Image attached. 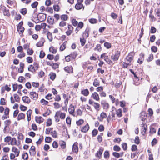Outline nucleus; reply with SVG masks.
I'll list each match as a JSON object with an SVG mask.
<instances>
[{
	"mask_svg": "<svg viewBox=\"0 0 160 160\" xmlns=\"http://www.w3.org/2000/svg\"><path fill=\"white\" fill-rule=\"evenodd\" d=\"M120 52L119 51H115L114 53L111 56V58L113 61L118 60L120 55Z\"/></svg>",
	"mask_w": 160,
	"mask_h": 160,
	"instance_id": "f257e3e1",
	"label": "nucleus"
},
{
	"mask_svg": "<svg viewBox=\"0 0 160 160\" xmlns=\"http://www.w3.org/2000/svg\"><path fill=\"white\" fill-rule=\"evenodd\" d=\"M11 121L10 120H7L4 122V128L3 131L4 132L9 131V126L11 124Z\"/></svg>",
	"mask_w": 160,
	"mask_h": 160,
	"instance_id": "f03ea898",
	"label": "nucleus"
},
{
	"mask_svg": "<svg viewBox=\"0 0 160 160\" xmlns=\"http://www.w3.org/2000/svg\"><path fill=\"white\" fill-rule=\"evenodd\" d=\"M147 113L145 112H142L140 114V119L142 122H145L144 121L147 119Z\"/></svg>",
	"mask_w": 160,
	"mask_h": 160,
	"instance_id": "7ed1b4c3",
	"label": "nucleus"
},
{
	"mask_svg": "<svg viewBox=\"0 0 160 160\" xmlns=\"http://www.w3.org/2000/svg\"><path fill=\"white\" fill-rule=\"evenodd\" d=\"M101 104L102 106L104 109L107 110L109 108V104L104 100H102L101 102Z\"/></svg>",
	"mask_w": 160,
	"mask_h": 160,
	"instance_id": "20e7f679",
	"label": "nucleus"
},
{
	"mask_svg": "<svg viewBox=\"0 0 160 160\" xmlns=\"http://www.w3.org/2000/svg\"><path fill=\"white\" fill-rule=\"evenodd\" d=\"M30 98L34 100H36L38 98V95L35 92H31L30 93Z\"/></svg>",
	"mask_w": 160,
	"mask_h": 160,
	"instance_id": "39448f33",
	"label": "nucleus"
},
{
	"mask_svg": "<svg viewBox=\"0 0 160 160\" xmlns=\"http://www.w3.org/2000/svg\"><path fill=\"white\" fill-rule=\"evenodd\" d=\"M133 59V56L129 53L128 55L126 58L125 61L126 62L131 63V62Z\"/></svg>",
	"mask_w": 160,
	"mask_h": 160,
	"instance_id": "423d86ee",
	"label": "nucleus"
},
{
	"mask_svg": "<svg viewBox=\"0 0 160 160\" xmlns=\"http://www.w3.org/2000/svg\"><path fill=\"white\" fill-rule=\"evenodd\" d=\"M2 8L3 10V12L4 15V16H10V14L9 12V10L7 9L4 6L2 7Z\"/></svg>",
	"mask_w": 160,
	"mask_h": 160,
	"instance_id": "0eeeda50",
	"label": "nucleus"
},
{
	"mask_svg": "<svg viewBox=\"0 0 160 160\" xmlns=\"http://www.w3.org/2000/svg\"><path fill=\"white\" fill-rule=\"evenodd\" d=\"M103 150V149L101 148L99 149V151H98L96 153L95 156L96 157H97L100 159L101 158V155L102 153V152Z\"/></svg>",
	"mask_w": 160,
	"mask_h": 160,
	"instance_id": "6e6552de",
	"label": "nucleus"
},
{
	"mask_svg": "<svg viewBox=\"0 0 160 160\" xmlns=\"http://www.w3.org/2000/svg\"><path fill=\"white\" fill-rule=\"evenodd\" d=\"M75 109L73 106L72 104H71L70 105V108H68V112L69 113L73 115L74 116V115H73V113L74 112Z\"/></svg>",
	"mask_w": 160,
	"mask_h": 160,
	"instance_id": "1a4fd4ad",
	"label": "nucleus"
},
{
	"mask_svg": "<svg viewBox=\"0 0 160 160\" xmlns=\"http://www.w3.org/2000/svg\"><path fill=\"white\" fill-rule=\"evenodd\" d=\"M64 70L68 73H71L73 72V68L72 66H67L66 67L64 68Z\"/></svg>",
	"mask_w": 160,
	"mask_h": 160,
	"instance_id": "9d476101",
	"label": "nucleus"
},
{
	"mask_svg": "<svg viewBox=\"0 0 160 160\" xmlns=\"http://www.w3.org/2000/svg\"><path fill=\"white\" fill-rule=\"evenodd\" d=\"M44 119L43 118L41 117L36 116L35 117V121L37 122L40 124V123L44 121Z\"/></svg>",
	"mask_w": 160,
	"mask_h": 160,
	"instance_id": "9b49d317",
	"label": "nucleus"
},
{
	"mask_svg": "<svg viewBox=\"0 0 160 160\" xmlns=\"http://www.w3.org/2000/svg\"><path fill=\"white\" fill-rule=\"evenodd\" d=\"M75 8L77 10H80L82 8L83 10L84 8V6H83L82 4L77 3L75 5Z\"/></svg>",
	"mask_w": 160,
	"mask_h": 160,
	"instance_id": "f8f14e48",
	"label": "nucleus"
},
{
	"mask_svg": "<svg viewBox=\"0 0 160 160\" xmlns=\"http://www.w3.org/2000/svg\"><path fill=\"white\" fill-rule=\"evenodd\" d=\"M89 127L88 123L86 124L84 126L82 127L81 129V131L83 132H86L89 130Z\"/></svg>",
	"mask_w": 160,
	"mask_h": 160,
	"instance_id": "ddd939ff",
	"label": "nucleus"
},
{
	"mask_svg": "<svg viewBox=\"0 0 160 160\" xmlns=\"http://www.w3.org/2000/svg\"><path fill=\"white\" fill-rule=\"evenodd\" d=\"M91 97L97 101H99V95L96 92H94L93 93Z\"/></svg>",
	"mask_w": 160,
	"mask_h": 160,
	"instance_id": "4468645a",
	"label": "nucleus"
},
{
	"mask_svg": "<svg viewBox=\"0 0 160 160\" xmlns=\"http://www.w3.org/2000/svg\"><path fill=\"white\" fill-rule=\"evenodd\" d=\"M141 126L143 128V130H142V132H144V133H143V134H145L147 130V126L146 123L144 122H142V123L141 124Z\"/></svg>",
	"mask_w": 160,
	"mask_h": 160,
	"instance_id": "2eb2a0df",
	"label": "nucleus"
},
{
	"mask_svg": "<svg viewBox=\"0 0 160 160\" xmlns=\"http://www.w3.org/2000/svg\"><path fill=\"white\" fill-rule=\"evenodd\" d=\"M22 100L25 103L29 104L31 100L29 98L28 96H24L22 98Z\"/></svg>",
	"mask_w": 160,
	"mask_h": 160,
	"instance_id": "dca6fc26",
	"label": "nucleus"
},
{
	"mask_svg": "<svg viewBox=\"0 0 160 160\" xmlns=\"http://www.w3.org/2000/svg\"><path fill=\"white\" fill-rule=\"evenodd\" d=\"M25 117V114H23V113L21 112L18 115L17 119L18 121H19L20 120L24 119Z\"/></svg>",
	"mask_w": 160,
	"mask_h": 160,
	"instance_id": "f3484780",
	"label": "nucleus"
},
{
	"mask_svg": "<svg viewBox=\"0 0 160 160\" xmlns=\"http://www.w3.org/2000/svg\"><path fill=\"white\" fill-rule=\"evenodd\" d=\"M32 111L31 109L28 110L27 112V115L28 117V121H30L31 119V115Z\"/></svg>",
	"mask_w": 160,
	"mask_h": 160,
	"instance_id": "a211bd4d",
	"label": "nucleus"
},
{
	"mask_svg": "<svg viewBox=\"0 0 160 160\" xmlns=\"http://www.w3.org/2000/svg\"><path fill=\"white\" fill-rule=\"evenodd\" d=\"M104 59V60L109 64L111 65L112 64V61L110 60V58H109L108 56H107L105 57V58Z\"/></svg>",
	"mask_w": 160,
	"mask_h": 160,
	"instance_id": "6ab92c4d",
	"label": "nucleus"
},
{
	"mask_svg": "<svg viewBox=\"0 0 160 160\" xmlns=\"http://www.w3.org/2000/svg\"><path fill=\"white\" fill-rule=\"evenodd\" d=\"M77 142L75 143L73 145L72 150L75 152H77L78 151V148L77 145Z\"/></svg>",
	"mask_w": 160,
	"mask_h": 160,
	"instance_id": "aec40b11",
	"label": "nucleus"
},
{
	"mask_svg": "<svg viewBox=\"0 0 160 160\" xmlns=\"http://www.w3.org/2000/svg\"><path fill=\"white\" fill-rule=\"evenodd\" d=\"M81 93L85 96H88L89 94V92L87 89L83 90L81 91Z\"/></svg>",
	"mask_w": 160,
	"mask_h": 160,
	"instance_id": "412c9836",
	"label": "nucleus"
},
{
	"mask_svg": "<svg viewBox=\"0 0 160 160\" xmlns=\"http://www.w3.org/2000/svg\"><path fill=\"white\" fill-rule=\"evenodd\" d=\"M47 21L50 24L52 25L54 23V20L52 17L49 16L47 20Z\"/></svg>",
	"mask_w": 160,
	"mask_h": 160,
	"instance_id": "4be33fe9",
	"label": "nucleus"
},
{
	"mask_svg": "<svg viewBox=\"0 0 160 160\" xmlns=\"http://www.w3.org/2000/svg\"><path fill=\"white\" fill-rule=\"evenodd\" d=\"M93 84L95 87L99 86L100 85V82L96 78L94 80Z\"/></svg>",
	"mask_w": 160,
	"mask_h": 160,
	"instance_id": "5701e85b",
	"label": "nucleus"
},
{
	"mask_svg": "<svg viewBox=\"0 0 160 160\" xmlns=\"http://www.w3.org/2000/svg\"><path fill=\"white\" fill-rule=\"evenodd\" d=\"M93 105L96 110H97L98 111L99 110L100 105L99 103L94 102L93 103Z\"/></svg>",
	"mask_w": 160,
	"mask_h": 160,
	"instance_id": "b1692460",
	"label": "nucleus"
},
{
	"mask_svg": "<svg viewBox=\"0 0 160 160\" xmlns=\"http://www.w3.org/2000/svg\"><path fill=\"white\" fill-rule=\"evenodd\" d=\"M116 114L118 117H121L122 116V111L121 109L116 110Z\"/></svg>",
	"mask_w": 160,
	"mask_h": 160,
	"instance_id": "393cba45",
	"label": "nucleus"
},
{
	"mask_svg": "<svg viewBox=\"0 0 160 160\" xmlns=\"http://www.w3.org/2000/svg\"><path fill=\"white\" fill-rule=\"evenodd\" d=\"M17 29L18 32H20L19 33H23L24 30V28L22 26H18Z\"/></svg>",
	"mask_w": 160,
	"mask_h": 160,
	"instance_id": "a878e982",
	"label": "nucleus"
},
{
	"mask_svg": "<svg viewBox=\"0 0 160 160\" xmlns=\"http://www.w3.org/2000/svg\"><path fill=\"white\" fill-rule=\"evenodd\" d=\"M77 55V52H74L69 55V56H70V57L73 59H75Z\"/></svg>",
	"mask_w": 160,
	"mask_h": 160,
	"instance_id": "bb28decb",
	"label": "nucleus"
},
{
	"mask_svg": "<svg viewBox=\"0 0 160 160\" xmlns=\"http://www.w3.org/2000/svg\"><path fill=\"white\" fill-rule=\"evenodd\" d=\"M47 37L50 42H51L52 40V33L49 32H48L47 34Z\"/></svg>",
	"mask_w": 160,
	"mask_h": 160,
	"instance_id": "cd10ccee",
	"label": "nucleus"
},
{
	"mask_svg": "<svg viewBox=\"0 0 160 160\" xmlns=\"http://www.w3.org/2000/svg\"><path fill=\"white\" fill-rule=\"evenodd\" d=\"M10 143L12 145H17V143L16 139L15 138H13L11 139Z\"/></svg>",
	"mask_w": 160,
	"mask_h": 160,
	"instance_id": "c85d7f7f",
	"label": "nucleus"
},
{
	"mask_svg": "<svg viewBox=\"0 0 160 160\" xmlns=\"http://www.w3.org/2000/svg\"><path fill=\"white\" fill-rule=\"evenodd\" d=\"M110 154L108 151H106L104 153V158L105 159L108 158H109Z\"/></svg>",
	"mask_w": 160,
	"mask_h": 160,
	"instance_id": "c756f323",
	"label": "nucleus"
},
{
	"mask_svg": "<svg viewBox=\"0 0 160 160\" xmlns=\"http://www.w3.org/2000/svg\"><path fill=\"white\" fill-rule=\"evenodd\" d=\"M60 144L62 148L64 149L66 148V143L65 142L61 141L60 142Z\"/></svg>",
	"mask_w": 160,
	"mask_h": 160,
	"instance_id": "7c9ffc66",
	"label": "nucleus"
},
{
	"mask_svg": "<svg viewBox=\"0 0 160 160\" xmlns=\"http://www.w3.org/2000/svg\"><path fill=\"white\" fill-rule=\"evenodd\" d=\"M44 40H42V41L39 42L36 44V46L37 47H41L43 45V43H44Z\"/></svg>",
	"mask_w": 160,
	"mask_h": 160,
	"instance_id": "2f4dec72",
	"label": "nucleus"
},
{
	"mask_svg": "<svg viewBox=\"0 0 160 160\" xmlns=\"http://www.w3.org/2000/svg\"><path fill=\"white\" fill-rule=\"evenodd\" d=\"M14 97L15 99V101L17 102H19L20 101V98L17 94H14Z\"/></svg>",
	"mask_w": 160,
	"mask_h": 160,
	"instance_id": "473e14b6",
	"label": "nucleus"
},
{
	"mask_svg": "<svg viewBox=\"0 0 160 160\" xmlns=\"http://www.w3.org/2000/svg\"><path fill=\"white\" fill-rule=\"evenodd\" d=\"M27 10L26 8H24L21 9L20 12L23 15H25L27 13Z\"/></svg>",
	"mask_w": 160,
	"mask_h": 160,
	"instance_id": "72a5a7b5",
	"label": "nucleus"
},
{
	"mask_svg": "<svg viewBox=\"0 0 160 160\" xmlns=\"http://www.w3.org/2000/svg\"><path fill=\"white\" fill-rule=\"evenodd\" d=\"M68 18V16L66 14H63L61 16V18L62 20L63 21H66Z\"/></svg>",
	"mask_w": 160,
	"mask_h": 160,
	"instance_id": "f704fd0d",
	"label": "nucleus"
},
{
	"mask_svg": "<svg viewBox=\"0 0 160 160\" xmlns=\"http://www.w3.org/2000/svg\"><path fill=\"white\" fill-rule=\"evenodd\" d=\"M98 130L97 129H94L92 131V137H95L98 134Z\"/></svg>",
	"mask_w": 160,
	"mask_h": 160,
	"instance_id": "c9c22d12",
	"label": "nucleus"
},
{
	"mask_svg": "<svg viewBox=\"0 0 160 160\" xmlns=\"http://www.w3.org/2000/svg\"><path fill=\"white\" fill-rule=\"evenodd\" d=\"M104 46L107 49H109L111 48V45L110 43L108 42H105L104 43Z\"/></svg>",
	"mask_w": 160,
	"mask_h": 160,
	"instance_id": "e433bc0d",
	"label": "nucleus"
},
{
	"mask_svg": "<svg viewBox=\"0 0 160 160\" xmlns=\"http://www.w3.org/2000/svg\"><path fill=\"white\" fill-rule=\"evenodd\" d=\"M49 50L50 52H51L53 54H55L57 52V50L54 49L53 47H51L49 48Z\"/></svg>",
	"mask_w": 160,
	"mask_h": 160,
	"instance_id": "4c0bfd02",
	"label": "nucleus"
},
{
	"mask_svg": "<svg viewBox=\"0 0 160 160\" xmlns=\"http://www.w3.org/2000/svg\"><path fill=\"white\" fill-rule=\"evenodd\" d=\"M27 52L28 55H31L33 53V51L32 49L28 48L27 49Z\"/></svg>",
	"mask_w": 160,
	"mask_h": 160,
	"instance_id": "58836bf2",
	"label": "nucleus"
},
{
	"mask_svg": "<svg viewBox=\"0 0 160 160\" xmlns=\"http://www.w3.org/2000/svg\"><path fill=\"white\" fill-rule=\"evenodd\" d=\"M52 123V119L49 118L47 119L46 122L47 126H51Z\"/></svg>",
	"mask_w": 160,
	"mask_h": 160,
	"instance_id": "ea45409f",
	"label": "nucleus"
},
{
	"mask_svg": "<svg viewBox=\"0 0 160 160\" xmlns=\"http://www.w3.org/2000/svg\"><path fill=\"white\" fill-rule=\"evenodd\" d=\"M121 150L120 148L118 146L115 145L113 147V150L115 151H119Z\"/></svg>",
	"mask_w": 160,
	"mask_h": 160,
	"instance_id": "a19ab883",
	"label": "nucleus"
},
{
	"mask_svg": "<svg viewBox=\"0 0 160 160\" xmlns=\"http://www.w3.org/2000/svg\"><path fill=\"white\" fill-rule=\"evenodd\" d=\"M22 158L25 160H27L28 159V155L27 153L23 154L22 156Z\"/></svg>",
	"mask_w": 160,
	"mask_h": 160,
	"instance_id": "79ce46f5",
	"label": "nucleus"
},
{
	"mask_svg": "<svg viewBox=\"0 0 160 160\" xmlns=\"http://www.w3.org/2000/svg\"><path fill=\"white\" fill-rule=\"evenodd\" d=\"M27 61L28 62V63H30L32 62L33 61V60L32 57H28L27 58Z\"/></svg>",
	"mask_w": 160,
	"mask_h": 160,
	"instance_id": "37998d69",
	"label": "nucleus"
},
{
	"mask_svg": "<svg viewBox=\"0 0 160 160\" xmlns=\"http://www.w3.org/2000/svg\"><path fill=\"white\" fill-rule=\"evenodd\" d=\"M101 49H102V48L100 44H98L97 45L96 47H95L94 48V50H97L98 51H100L101 50Z\"/></svg>",
	"mask_w": 160,
	"mask_h": 160,
	"instance_id": "c03bdc74",
	"label": "nucleus"
},
{
	"mask_svg": "<svg viewBox=\"0 0 160 160\" xmlns=\"http://www.w3.org/2000/svg\"><path fill=\"white\" fill-rule=\"evenodd\" d=\"M90 28H89L88 27L86 28L85 31L84 32V33L86 37H88L89 34L88 32L90 31Z\"/></svg>",
	"mask_w": 160,
	"mask_h": 160,
	"instance_id": "a18cd8bd",
	"label": "nucleus"
},
{
	"mask_svg": "<svg viewBox=\"0 0 160 160\" xmlns=\"http://www.w3.org/2000/svg\"><path fill=\"white\" fill-rule=\"evenodd\" d=\"M71 119L70 117H68L66 118V123L69 125L71 124Z\"/></svg>",
	"mask_w": 160,
	"mask_h": 160,
	"instance_id": "49530a36",
	"label": "nucleus"
},
{
	"mask_svg": "<svg viewBox=\"0 0 160 160\" xmlns=\"http://www.w3.org/2000/svg\"><path fill=\"white\" fill-rule=\"evenodd\" d=\"M84 122V120L83 119H80L76 122L77 125L78 126L81 125Z\"/></svg>",
	"mask_w": 160,
	"mask_h": 160,
	"instance_id": "de8ad7c7",
	"label": "nucleus"
},
{
	"mask_svg": "<svg viewBox=\"0 0 160 160\" xmlns=\"http://www.w3.org/2000/svg\"><path fill=\"white\" fill-rule=\"evenodd\" d=\"M122 147L124 150L126 151L127 150V145L126 143H123L122 145Z\"/></svg>",
	"mask_w": 160,
	"mask_h": 160,
	"instance_id": "09e8293b",
	"label": "nucleus"
},
{
	"mask_svg": "<svg viewBox=\"0 0 160 160\" xmlns=\"http://www.w3.org/2000/svg\"><path fill=\"white\" fill-rule=\"evenodd\" d=\"M72 23L73 25L74 26H76L78 24V22L75 19H73L72 20Z\"/></svg>",
	"mask_w": 160,
	"mask_h": 160,
	"instance_id": "8fccbe9b",
	"label": "nucleus"
},
{
	"mask_svg": "<svg viewBox=\"0 0 160 160\" xmlns=\"http://www.w3.org/2000/svg\"><path fill=\"white\" fill-rule=\"evenodd\" d=\"M86 42V40L84 38L80 39V42L81 43V45L83 46L85 45Z\"/></svg>",
	"mask_w": 160,
	"mask_h": 160,
	"instance_id": "3c124183",
	"label": "nucleus"
},
{
	"mask_svg": "<svg viewBox=\"0 0 160 160\" xmlns=\"http://www.w3.org/2000/svg\"><path fill=\"white\" fill-rule=\"evenodd\" d=\"M9 109L8 108H6L4 112V115L6 116L8 115L9 113Z\"/></svg>",
	"mask_w": 160,
	"mask_h": 160,
	"instance_id": "603ef678",
	"label": "nucleus"
},
{
	"mask_svg": "<svg viewBox=\"0 0 160 160\" xmlns=\"http://www.w3.org/2000/svg\"><path fill=\"white\" fill-rule=\"evenodd\" d=\"M11 139V137L10 136H7L4 138V141L6 142H9Z\"/></svg>",
	"mask_w": 160,
	"mask_h": 160,
	"instance_id": "864d4df0",
	"label": "nucleus"
},
{
	"mask_svg": "<svg viewBox=\"0 0 160 160\" xmlns=\"http://www.w3.org/2000/svg\"><path fill=\"white\" fill-rule=\"evenodd\" d=\"M89 22L92 24H95L97 23V20L96 19L92 18L89 20Z\"/></svg>",
	"mask_w": 160,
	"mask_h": 160,
	"instance_id": "5fc2aeb1",
	"label": "nucleus"
},
{
	"mask_svg": "<svg viewBox=\"0 0 160 160\" xmlns=\"http://www.w3.org/2000/svg\"><path fill=\"white\" fill-rule=\"evenodd\" d=\"M45 55V52L42 50L40 52L39 57L41 58H44Z\"/></svg>",
	"mask_w": 160,
	"mask_h": 160,
	"instance_id": "6e6d98bb",
	"label": "nucleus"
},
{
	"mask_svg": "<svg viewBox=\"0 0 160 160\" xmlns=\"http://www.w3.org/2000/svg\"><path fill=\"white\" fill-rule=\"evenodd\" d=\"M50 78L52 80H53L55 78L56 75L55 73H52V74H50Z\"/></svg>",
	"mask_w": 160,
	"mask_h": 160,
	"instance_id": "4d7b16f0",
	"label": "nucleus"
},
{
	"mask_svg": "<svg viewBox=\"0 0 160 160\" xmlns=\"http://www.w3.org/2000/svg\"><path fill=\"white\" fill-rule=\"evenodd\" d=\"M51 133L52 136L54 138H56L57 137V133L56 131L54 130L52 132H51Z\"/></svg>",
	"mask_w": 160,
	"mask_h": 160,
	"instance_id": "13d9d810",
	"label": "nucleus"
},
{
	"mask_svg": "<svg viewBox=\"0 0 160 160\" xmlns=\"http://www.w3.org/2000/svg\"><path fill=\"white\" fill-rule=\"evenodd\" d=\"M38 5V2L37 1L34 2L31 4V6L33 8H35L37 7Z\"/></svg>",
	"mask_w": 160,
	"mask_h": 160,
	"instance_id": "bf43d9fd",
	"label": "nucleus"
},
{
	"mask_svg": "<svg viewBox=\"0 0 160 160\" xmlns=\"http://www.w3.org/2000/svg\"><path fill=\"white\" fill-rule=\"evenodd\" d=\"M156 32V29L154 27L152 26L151 27L150 32L151 33H154Z\"/></svg>",
	"mask_w": 160,
	"mask_h": 160,
	"instance_id": "052dcab7",
	"label": "nucleus"
},
{
	"mask_svg": "<svg viewBox=\"0 0 160 160\" xmlns=\"http://www.w3.org/2000/svg\"><path fill=\"white\" fill-rule=\"evenodd\" d=\"M52 141V138L50 137H46L45 139V142H50Z\"/></svg>",
	"mask_w": 160,
	"mask_h": 160,
	"instance_id": "680f3d73",
	"label": "nucleus"
},
{
	"mask_svg": "<svg viewBox=\"0 0 160 160\" xmlns=\"http://www.w3.org/2000/svg\"><path fill=\"white\" fill-rule=\"evenodd\" d=\"M0 104L2 105H6V102H5V100L4 98H2L1 99Z\"/></svg>",
	"mask_w": 160,
	"mask_h": 160,
	"instance_id": "e2e57ef3",
	"label": "nucleus"
},
{
	"mask_svg": "<svg viewBox=\"0 0 160 160\" xmlns=\"http://www.w3.org/2000/svg\"><path fill=\"white\" fill-rule=\"evenodd\" d=\"M52 147L54 148H57L58 147V144L57 142L56 141H54L52 143Z\"/></svg>",
	"mask_w": 160,
	"mask_h": 160,
	"instance_id": "0e129e2a",
	"label": "nucleus"
},
{
	"mask_svg": "<svg viewBox=\"0 0 160 160\" xmlns=\"http://www.w3.org/2000/svg\"><path fill=\"white\" fill-rule=\"evenodd\" d=\"M20 108L21 111H25L27 110V108L23 105H21Z\"/></svg>",
	"mask_w": 160,
	"mask_h": 160,
	"instance_id": "69168bd1",
	"label": "nucleus"
},
{
	"mask_svg": "<svg viewBox=\"0 0 160 160\" xmlns=\"http://www.w3.org/2000/svg\"><path fill=\"white\" fill-rule=\"evenodd\" d=\"M134 142L137 144H138L139 143L140 140L138 136L136 137L134 140Z\"/></svg>",
	"mask_w": 160,
	"mask_h": 160,
	"instance_id": "338daca9",
	"label": "nucleus"
},
{
	"mask_svg": "<svg viewBox=\"0 0 160 160\" xmlns=\"http://www.w3.org/2000/svg\"><path fill=\"white\" fill-rule=\"evenodd\" d=\"M40 102L41 103H42L43 105H47L48 103V102L44 100V99H42Z\"/></svg>",
	"mask_w": 160,
	"mask_h": 160,
	"instance_id": "774afa93",
	"label": "nucleus"
}]
</instances>
